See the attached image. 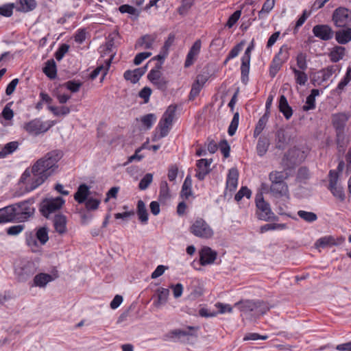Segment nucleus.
I'll list each match as a JSON object with an SVG mask.
<instances>
[{
  "instance_id": "nucleus-61",
  "label": "nucleus",
  "mask_w": 351,
  "mask_h": 351,
  "mask_svg": "<svg viewBox=\"0 0 351 351\" xmlns=\"http://www.w3.org/2000/svg\"><path fill=\"white\" fill-rule=\"evenodd\" d=\"M269 310V308L264 302L256 301V311H255L254 318L259 317L265 314Z\"/></svg>"
},
{
  "instance_id": "nucleus-59",
  "label": "nucleus",
  "mask_w": 351,
  "mask_h": 351,
  "mask_svg": "<svg viewBox=\"0 0 351 351\" xmlns=\"http://www.w3.org/2000/svg\"><path fill=\"white\" fill-rule=\"evenodd\" d=\"M239 113L237 112L234 114L233 118L231 121V123L228 127V133L230 136H233L238 128L239 125Z\"/></svg>"
},
{
  "instance_id": "nucleus-64",
  "label": "nucleus",
  "mask_w": 351,
  "mask_h": 351,
  "mask_svg": "<svg viewBox=\"0 0 351 351\" xmlns=\"http://www.w3.org/2000/svg\"><path fill=\"white\" fill-rule=\"evenodd\" d=\"M155 38L151 35L146 34L141 37V45L146 49H152L153 43H154Z\"/></svg>"
},
{
  "instance_id": "nucleus-33",
  "label": "nucleus",
  "mask_w": 351,
  "mask_h": 351,
  "mask_svg": "<svg viewBox=\"0 0 351 351\" xmlns=\"http://www.w3.org/2000/svg\"><path fill=\"white\" fill-rule=\"evenodd\" d=\"M43 73L50 79H55L57 76V67L53 59L46 62L43 68Z\"/></svg>"
},
{
  "instance_id": "nucleus-2",
  "label": "nucleus",
  "mask_w": 351,
  "mask_h": 351,
  "mask_svg": "<svg viewBox=\"0 0 351 351\" xmlns=\"http://www.w3.org/2000/svg\"><path fill=\"white\" fill-rule=\"evenodd\" d=\"M287 178L288 173L283 171H272L269 173L271 194L276 198H284L288 202L290 194L288 185L285 182Z\"/></svg>"
},
{
  "instance_id": "nucleus-11",
  "label": "nucleus",
  "mask_w": 351,
  "mask_h": 351,
  "mask_svg": "<svg viewBox=\"0 0 351 351\" xmlns=\"http://www.w3.org/2000/svg\"><path fill=\"white\" fill-rule=\"evenodd\" d=\"M332 21L337 27H346L351 23V10L343 7L337 8L333 12Z\"/></svg>"
},
{
  "instance_id": "nucleus-4",
  "label": "nucleus",
  "mask_w": 351,
  "mask_h": 351,
  "mask_svg": "<svg viewBox=\"0 0 351 351\" xmlns=\"http://www.w3.org/2000/svg\"><path fill=\"white\" fill-rule=\"evenodd\" d=\"M176 116V104L170 105L159 120L153 132L152 141L156 142L166 137L173 127V121Z\"/></svg>"
},
{
  "instance_id": "nucleus-20",
  "label": "nucleus",
  "mask_w": 351,
  "mask_h": 351,
  "mask_svg": "<svg viewBox=\"0 0 351 351\" xmlns=\"http://www.w3.org/2000/svg\"><path fill=\"white\" fill-rule=\"evenodd\" d=\"M349 116L346 113H337L332 116V124L336 131H344Z\"/></svg>"
},
{
  "instance_id": "nucleus-27",
  "label": "nucleus",
  "mask_w": 351,
  "mask_h": 351,
  "mask_svg": "<svg viewBox=\"0 0 351 351\" xmlns=\"http://www.w3.org/2000/svg\"><path fill=\"white\" fill-rule=\"evenodd\" d=\"M89 194V186L86 184H82L78 186L74 195V199L79 204H83L88 199Z\"/></svg>"
},
{
  "instance_id": "nucleus-50",
  "label": "nucleus",
  "mask_w": 351,
  "mask_h": 351,
  "mask_svg": "<svg viewBox=\"0 0 351 351\" xmlns=\"http://www.w3.org/2000/svg\"><path fill=\"white\" fill-rule=\"evenodd\" d=\"M335 237L332 236H326L319 239L316 241L317 247H332L334 246Z\"/></svg>"
},
{
  "instance_id": "nucleus-39",
  "label": "nucleus",
  "mask_w": 351,
  "mask_h": 351,
  "mask_svg": "<svg viewBox=\"0 0 351 351\" xmlns=\"http://www.w3.org/2000/svg\"><path fill=\"white\" fill-rule=\"evenodd\" d=\"M296 64L294 65L298 70H307V55L305 53L300 52L295 57Z\"/></svg>"
},
{
  "instance_id": "nucleus-57",
  "label": "nucleus",
  "mask_w": 351,
  "mask_h": 351,
  "mask_svg": "<svg viewBox=\"0 0 351 351\" xmlns=\"http://www.w3.org/2000/svg\"><path fill=\"white\" fill-rule=\"evenodd\" d=\"M69 45L66 43L61 44L54 53V56L58 61H60L68 52Z\"/></svg>"
},
{
  "instance_id": "nucleus-15",
  "label": "nucleus",
  "mask_w": 351,
  "mask_h": 351,
  "mask_svg": "<svg viewBox=\"0 0 351 351\" xmlns=\"http://www.w3.org/2000/svg\"><path fill=\"white\" fill-rule=\"evenodd\" d=\"M199 254L200 265L203 266L213 263L217 256V252L208 246L203 247Z\"/></svg>"
},
{
  "instance_id": "nucleus-38",
  "label": "nucleus",
  "mask_w": 351,
  "mask_h": 351,
  "mask_svg": "<svg viewBox=\"0 0 351 351\" xmlns=\"http://www.w3.org/2000/svg\"><path fill=\"white\" fill-rule=\"evenodd\" d=\"M169 294V290L165 288H159L157 289L156 295L157 300L154 301L156 306H159L165 304Z\"/></svg>"
},
{
  "instance_id": "nucleus-18",
  "label": "nucleus",
  "mask_w": 351,
  "mask_h": 351,
  "mask_svg": "<svg viewBox=\"0 0 351 351\" xmlns=\"http://www.w3.org/2000/svg\"><path fill=\"white\" fill-rule=\"evenodd\" d=\"M15 212L16 210H14L13 204L0 208L1 223L17 221Z\"/></svg>"
},
{
  "instance_id": "nucleus-42",
  "label": "nucleus",
  "mask_w": 351,
  "mask_h": 351,
  "mask_svg": "<svg viewBox=\"0 0 351 351\" xmlns=\"http://www.w3.org/2000/svg\"><path fill=\"white\" fill-rule=\"evenodd\" d=\"M289 49L290 48L287 45H282L278 53L274 56V58L285 64L289 58Z\"/></svg>"
},
{
  "instance_id": "nucleus-53",
  "label": "nucleus",
  "mask_w": 351,
  "mask_h": 351,
  "mask_svg": "<svg viewBox=\"0 0 351 351\" xmlns=\"http://www.w3.org/2000/svg\"><path fill=\"white\" fill-rule=\"evenodd\" d=\"M167 55L168 53L161 49L159 54L152 58L149 60V62H152L153 61H157V62L155 64V67H156L157 69H162V66Z\"/></svg>"
},
{
  "instance_id": "nucleus-1",
  "label": "nucleus",
  "mask_w": 351,
  "mask_h": 351,
  "mask_svg": "<svg viewBox=\"0 0 351 351\" xmlns=\"http://www.w3.org/2000/svg\"><path fill=\"white\" fill-rule=\"evenodd\" d=\"M63 156L60 149L51 150L37 160L31 168H27L19 181V184H25V193L34 191L55 174L58 169V162Z\"/></svg>"
},
{
  "instance_id": "nucleus-58",
  "label": "nucleus",
  "mask_w": 351,
  "mask_h": 351,
  "mask_svg": "<svg viewBox=\"0 0 351 351\" xmlns=\"http://www.w3.org/2000/svg\"><path fill=\"white\" fill-rule=\"evenodd\" d=\"M252 195V191L247 186H242L239 191L236 193L234 199L239 202L243 197H246L250 199Z\"/></svg>"
},
{
  "instance_id": "nucleus-45",
  "label": "nucleus",
  "mask_w": 351,
  "mask_h": 351,
  "mask_svg": "<svg viewBox=\"0 0 351 351\" xmlns=\"http://www.w3.org/2000/svg\"><path fill=\"white\" fill-rule=\"evenodd\" d=\"M338 67L337 65L329 66L322 71L319 73L321 74V79L322 82H326L330 79V77L337 71Z\"/></svg>"
},
{
  "instance_id": "nucleus-51",
  "label": "nucleus",
  "mask_w": 351,
  "mask_h": 351,
  "mask_svg": "<svg viewBox=\"0 0 351 351\" xmlns=\"http://www.w3.org/2000/svg\"><path fill=\"white\" fill-rule=\"evenodd\" d=\"M283 64L284 63L276 60V58L274 57L269 66V75L271 77H274L278 72L281 69Z\"/></svg>"
},
{
  "instance_id": "nucleus-31",
  "label": "nucleus",
  "mask_w": 351,
  "mask_h": 351,
  "mask_svg": "<svg viewBox=\"0 0 351 351\" xmlns=\"http://www.w3.org/2000/svg\"><path fill=\"white\" fill-rule=\"evenodd\" d=\"M66 218L64 215H56L53 219V226L57 232L63 234L66 230Z\"/></svg>"
},
{
  "instance_id": "nucleus-10",
  "label": "nucleus",
  "mask_w": 351,
  "mask_h": 351,
  "mask_svg": "<svg viewBox=\"0 0 351 351\" xmlns=\"http://www.w3.org/2000/svg\"><path fill=\"white\" fill-rule=\"evenodd\" d=\"M254 40L252 39L249 46L245 49L244 54L241 57V82L245 84H246L248 81L251 52L252 50H254Z\"/></svg>"
},
{
  "instance_id": "nucleus-28",
  "label": "nucleus",
  "mask_w": 351,
  "mask_h": 351,
  "mask_svg": "<svg viewBox=\"0 0 351 351\" xmlns=\"http://www.w3.org/2000/svg\"><path fill=\"white\" fill-rule=\"evenodd\" d=\"M335 40L341 45H346L351 41V28L346 27L335 32Z\"/></svg>"
},
{
  "instance_id": "nucleus-12",
  "label": "nucleus",
  "mask_w": 351,
  "mask_h": 351,
  "mask_svg": "<svg viewBox=\"0 0 351 351\" xmlns=\"http://www.w3.org/2000/svg\"><path fill=\"white\" fill-rule=\"evenodd\" d=\"M234 306L241 312L245 317H254L256 311V301L245 300L235 303Z\"/></svg>"
},
{
  "instance_id": "nucleus-29",
  "label": "nucleus",
  "mask_w": 351,
  "mask_h": 351,
  "mask_svg": "<svg viewBox=\"0 0 351 351\" xmlns=\"http://www.w3.org/2000/svg\"><path fill=\"white\" fill-rule=\"evenodd\" d=\"M290 69L294 75L295 83L300 86H304L308 81V75L306 73V70H298V69L291 64Z\"/></svg>"
},
{
  "instance_id": "nucleus-34",
  "label": "nucleus",
  "mask_w": 351,
  "mask_h": 351,
  "mask_svg": "<svg viewBox=\"0 0 351 351\" xmlns=\"http://www.w3.org/2000/svg\"><path fill=\"white\" fill-rule=\"evenodd\" d=\"M269 117V112H265V114L259 119L255 126L253 136L254 138L258 137L263 130L265 129Z\"/></svg>"
},
{
  "instance_id": "nucleus-14",
  "label": "nucleus",
  "mask_w": 351,
  "mask_h": 351,
  "mask_svg": "<svg viewBox=\"0 0 351 351\" xmlns=\"http://www.w3.org/2000/svg\"><path fill=\"white\" fill-rule=\"evenodd\" d=\"M202 48V42L199 39L197 40L190 48L184 62V67L189 68L196 61Z\"/></svg>"
},
{
  "instance_id": "nucleus-47",
  "label": "nucleus",
  "mask_w": 351,
  "mask_h": 351,
  "mask_svg": "<svg viewBox=\"0 0 351 351\" xmlns=\"http://www.w3.org/2000/svg\"><path fill=\"white\" fill-rule=\"evenodd\" d=\"M48 109L56 117L66 116L71 112L70 108L65 106L59 108L53 106H48Z\"/></svg>"
},
{
  "instance_id": "nucleus-40",
  "label": "nucleus",
  "mask_w": 351,
  "mask_h": 351,
  "mask_svg": "<svg viewBox=\"0 0 351 351\" xmlns=\"http://www.w3.org/2000/svg\"><path fill=\"white\" fill-rule=\"evenodd\" d=\"M298 216L306 223H313L317 219V215L313 212L300 210L297 212Z\"/></svg>"
},
{
  "instance_id": "nucleus-13",
  "label": "nucleus",
  "mask_w": 351,
  "mask_h": 351,
  "mask_svg": "<svg viewBox=\"0 0 351 351\" xmlns=\"http://www.w3.org/2000/svg\"><path fill=\"white\" fill-rule=\"evenodd\" d=\"M51 125L45 126V123L38 119H33L25 125V130L29 134L38 135L47 132Z\"/></svg>"
},
{
  "instance_id": "nucleus-43",
  "label": "nucleus",
  "mask_w": 351,
  "mask_h": 351,
  "mask_svg": "<svg viewBox=\"0 0 351 351\" xmlns=\"http://www.w3.org/2000/svg\"><path fill=\"white\" fill-rule=\"evenodd\" d=\"M287 228L286 223H266L260 228V232L264 233L270 230H282Z\"/></svg>"
},
{
  "instance_id": "nucleus-37",
  "label": "nucleus",
  "mask_w": 351,
  "mask_h": 351,
  "mask_svg": "<svg viewBox=\"0 0 351 351\" xmlns=\"http://www.w3.org/2000/svg\"><path fill=\"white\" fill-rule=\"evenodd\" d=\"M157 120V117L154 113L147 114L141 118L142 126L145 130H149Z\"/></svg>"
},
{
  "instance_id": "nucleus-63",
  "label": "nucleus",
  "mask_w": 351,
  "mask_h": 351,
  "mask_svg": "<svg viewBox=\"0 0 351 351\" xmlns=\"http://www.w3.org/2000/svg\"><path fill=\"white\" fill-rule=\"evenodd\" d=\"M160 69H157L154 66V68L149 71L147 75V78L151 82L154 84L158 83V81L160 78Z\"/></svg>"
},
{
  "instance_id": "nucleus-36",
  "label": "nucleus",
  "mask_w": 351,
  "mask_h": 351,
  "mask_svg": "<svg viewBox=\"0 0 351 351\" xmlns=\"http://www.w3.org/2000/svg\"><path fill=\"white\" fill-rule=\"evenodd\" d=\"M106 65H100L96 67L90 74V79L93 80H95L100 73V72L104 71L102 79L107 74V72L110 68L111 64V59H108L105 61Z\"/></svg>"
},
{
  "instance_id": "nucleus-19",
  "label": "nucleus",
  "mask_w": 351,
  "mask_h": 351,
  "mask_svg": "<svg viewBox=\"0 0 351 351\" xmlns=\"http://www.w3.org/2000/svg\"><path fill=\"white\" fill-rule=\"evenodd\" d=\"M54 278L51 274L46 273H39L34 277L33 281L29 283L31 287H37L40 288L45 287L46 285L53 281Z\"/></svg>"
},
{
  "instance_id": "nucleus-22",
  "label": "nucleus",
  "mask_w": 351,
  "mask_h": 351,
  "mask_svg": "<svg viewBox=\"0 0 351 351\" xmlns=\"http://www.w3.org/2000/svg\"><path fill=\"white\" fill-rule=\"evenodd\" d=\"M290 162L294 165L300 163L306 158V154L299 148L293 147L290 149L286 154Z\"/></svg>"
},
{
  "instance_id": "nucleus-30",
  "label": "nucleus",
  "mask_w": 351,
  "mask_h": 351,
  "mask_svg": "<svg viewBox=\"0 0 351 351\" xmlns=\"http://www.w3.org/2000/svg\"><path fill=\"white\" fill-rule=\"evenodd\" d=\"M136 214L138 219L143 224H147L149 219V215L144 202L139 199L137 202Z\"/></svg>"
},
{
  "instance_id": "nucleus-52",
  "label": "nucleus",
  "mask_w": 351,
  "mask_h": 351,
  "mask_svg": "<svg viewBox=\"0 0 351 351\" xmlns=\"http://www.w3.org/2000/svg\"><path fill=\"white\" fill-rule=\"evenodd\" d=\"M14 8H16V5L14 3L3 4L0 6V15L5 17H10L13 14Z\"/></svg>"
},
{
  "instance_id": "nucleus-54",
  "label": "nucleus",
  "mask_w": 351,
  "mask_h": 351,
  "mask_svg": "<svg viewBox=\"0 0 351 351\" xmlns=\"http://www.w3.org/2000/svg\"><path fill=\"white\" fill-rule=\"evenodd\" d=\"M153 180V174L151 173H146L140 180L138 188L140 190L144 191L147 189Z\"/></svg>"
},
{
  "instance_id": "nucleus-35",
  "label": "nucleus",
  "mask_w": 351,
  "mask_h": 351,
  "mask_svg": "<svg viewBox=\"0 0 351 351\" xmlns=\"http://www.w3.org/2000/svg\"><path fill=\"white\" fill-rule=\"evenodd\" d=\"M345 55V48L341 46H335L329 53V57L332 62H337L343 59Z\"/></svg>"
},
{
  "instance_id": "nucleus-24",
  "label": "nucleus",
  "mask_w": 351,
  "mask_h": 351,
  "mask_svg": "<svg viewBox=\"0 0 351 351\" xmlns=\"http://www.w3.org/2000/svg\"><path fill=\"white\" fill-rule=\"evenodd\" d=\"M15 5L16 11L28 12L36 8L37 3L35 0H18Z\"/></svg>"
},
{
  "instance_id": "nucleus-32",
  "label": "nucleus",
  "mask_w": 351,
  "mask_h": 351,
  "mask_svg": "<svg viewBox=\"0 0 351 351\" xmlns=\"http://www.w3.org/2000/svg\"><path fill=\"white\" fill-rule=\"evenodd\" d=\"M192 195V180L190 176H187L182 186L180 197L182 199H187Z\"/></svg>"
},
{
  "instance_id": "nucleus-17",
  "label": "nucleus",
  "mask_w": 351,
  "mask_h": 351,
  "mask_svg": "<svg viewBox=\"0 0 351 351\" xmlns=\"http://www.w3.org/2000/svg\"><path fill=\"white\" fill-rule=\"evenodd\" d=\"M212 161V159L208 160L205 158H202L197 161L195 176L198 180H203L206 175L208 174Z\"/></svg>"
},
{
  "instance_id": "nucleus-44",
  "label": "nucleus",
  "mask_w": 351,
  "mask_h": 351,
  "mask_svg": "<svg viewBox=\"0 0 351 351\" xmlns=\"http://www.w3.org/2000/svg\"><path fill=\"white\" fill-rule=\"evenodd\" d=\"M328 189L330 191L333 196L337 198L339 201L343 202L346 199V195L342 186L337 184L334 186H328Z\"/></svg>"
},
{
  "instance_id": "nucleus-3",
  "label": "nucleus",
  "mask_w": 351,
  "mask_h": 351,
  "mask_svg": "<svg viewBox=\"0 0 351 351\" xmlns=\"http://www.w3.org/2000/svg\"><path fill=\"white\" fill-rule=\"evenodd\" d=\"M49 240V230L45 226L36 227L25 232V242L32 252L40 251L41 246Z\"/></svg>"
},
{
  "instance_id": "nucleus-48",
  "label": "nucleus",
  "mask_w": 351,
  "mask_h": 351,
  "mask_svg": "<svg viewBox=\"0 0 351 351\" xmlns=\"http://www.w3.org/2000/svg\"><path fill=\"white\" fill-rule=\"evenodd\" d=\"M114 48V41L112 38H108V40L106 41V44L103 47L102 52L104 55L110 56L109 59H112L115 52L113 51V49Z\"/></svg>"
},
{
  "instance_id": "nucleus-23",
  "label": "nucleus",
  "mask_w": 351,
  "mask_h": 351,
  "mask_svg": "<svg viewBox=\"0 0 351 351\" xmlns=\"http://www.w3.org/2000/svg\"><path fill=\"white\" fill-rule=\"evenodd\" d=\"M239 171L236 168H231L228 171L226 178V189L230 191H234L238 184Z\"/></svg>"
},
{
  "instance_id": "nucleus-25",
  "label": "nucleus",
  "mask_w": 351,
  "mask_h": 351,
  "mask_svg": "<svg viewBox=\"0 0 351 351\" xmlns=\"http://www.w3.org/2000/svg\"><path fill=\"white\" fill-rule=\"evenodd\" d=\"M171 198V194L166 180H162L160 184L158 200L161 204H166Z\"/></svg>"
},
{
  "instance_id": "nucleus-5",
  "label": "nucleus",
  "mask_w": 351,
  "mask_h": 351,
  "mask_svg": "<svg viewBox=\"0 0 351 351\" xmlns=\"http://www.w3.org/2000/svg\"><path fill=\"white\" fill-rule=\"evenodd\" d=\"M34 202L35 198L30 197L24 201L13 204L14 210H16L17 221L23 222L34 216L35 208L33 206V204Z\"/></svg>"
},
{
  "instance_id": "nucleus-46",
  "label": "nucleus",
  "mask_w": 351,
  "mask_h": 351,
  "mask_svg": "<svg viewBox=\"0 0 351 351\" xmlns=\"http://www.w3.org/2000/svg\"><path fill=\"white\" fill-rule=\"evenodd\" d=\"M269 145V143L267 139L261 137L259 138L256 145V151L259 156H263L266 154Z\"/></svg>"
},
{
  "instance_id": "nucleus-16",
  "label": "nucleus",
  "mask_w": 351,
  "mask_h": 351,
  "mask_svg": "<svg viewBox=\"0 0 351 351\" xmlns=\"http://www.w3.org/2000/svg\"><path fill=\"white\" fill-rule=\"evenodd\" d=\"M312 31L315 36L322 40H330L334 34L332 28L327 25H315Z\"/></svg>"
},
{
  "instance_id": "nucleus-7",
  "label": "nucleus",
  "mask_w": 351,
  "mask_h": 351,
  "mask_svg": "<svg viewBox=\"0 0 351 351\" xmlns=\"http://www.w3.org/2000/svg\"><path fill=\"white\" fill-rule=\"evenodd\" d=\"M191 232L197 237L202 239H210L214 231L210 226L203 219L198 218L190 227Z\"/></svg>"
},
{
  "instance_id": "nucleus-62",
  "label": "nucleus",
  "mask_w": 351,
  "mask_h": 351,
  "mask_svg": "<svg viewBox=\"0 0 351 351\" xmlns=\"http://www.w3.org/2000/svg\"><path fill=\"white\" fill-rule=\"evenodd\" d=\"M84 203L88 211L95 210L98 208L100 204V200L90 197L88 198Z\"/></svg>"
},
{
  "instance_id": "nucleus-26",
  "label": "nucleus",
  "mask_w": 351,
  "mask_h": 351,
  "mask_svg": "<svg viewBox=\"0 0 351 351\" xmlns=\"http://www.w3.org/2000/svg\"><path fill=\"white\" fill-rule=\"evenodd\" d=\"M278 108L287 120H289L292 117L293 110L289 106L286 97L283 95L280 97Z\"/></svg>"
},
{
  "instance_id": "nucleus-8",
  "label": "nucleus",
  "mask_w": 351,
  "mask_h": 351,
  "mask_svg": "<svg viewBox=\"0 0 351 351\" xmlns=\"http://www.w3.org/2000/svg\"><path fill=\"white\" fill-rule=\"evenodd\" d=\"M37 269L38 267L33 261H23L15 269L16 278L20 282H25L36 274Z\"/></svg>"
},
{
  "instance_id": "nucleus-41",
  "label": "nucleus",
  "mask_w": 351,
  "mask_h": 351,
  "mask_svg": "<svg viewBox=\"0 0 351 351\" xmlns=\"http://www.w3.org/2000/svg\"><path fill=\"white\" fill-rule=\"evenodd\" d=\"M336 143L339 151L344 150L348 141L346 138L345 131H336Z\"/></svg>"
},
{
  "instance_id": "nucleus-21",
  "label": "nucleus",
  "mask_w": 351,
  "mask_h": 351,
  "mask_svg": "<svg viewBox=\"0 0 351 351\" xmlns=\"http://www.w3.org/2000/svg\"><path fill=\"white\" fill-rule=\"evenodd\" d=\"M147 69V66L137 68L134 70H127L124 72L123 77L125 80L130 81L133 84L138 82L141 76H143Z\"/></svg>"
},
{
  "instance_id": "nucleus-9",
  "label": "nucleus",
  "mask_w": 351,
  "mask_h": 351,
  "mask_svg": "<svg viewBox=\"0 0 351 351\" xmlns=\"http://www.w3.org/2000/svg\"><path fill=\"white\" fill-rule=\"evenodd\" d=\"M255 202L257 208V217L259 219L265 221L270 220L274 215V213L271 211L269 204L265 201L261 193L256 194Z\"/></svg>"
},
{
  "instance_id": "nucleus-6",
  "label": "nucleus",
  "mask_w": 351,
  "mask_h": 351,
  "mask_svg": "<svg viewBox=\"0 0 351 351\" xmlns=\"http://www.w3.org/2000/svg\"><path fill=\"white\" fill-rule=\"evenodd\" d=\"M64 204V200L61 197L56 198H45L40 204L39 211L45 218H49L50 214L59 210Z\"/></svg>"
},
{
  "instance_id": "nucleus-55",
  "label": "nucleus",
  "mask_w": 351,
  "mask_h": 351,
  "mask_svg": "<svg viewBox=\"0 0 351 351\" xmlns=\"http://www.w3.org/2000/svg\"><path fill=\"white\" fill-rule=\"evenodd\" d=\"M88 34V32L86 28H80L78 29L74 35V40L77 44H82L86 38V36Z\"/></svg>"
},
{
  "instance_id": "nucleus-60",
  "label": "nucleus",
  "mask_w": 351,
  "mask_h": 351,
  "mask_svg": "<svg viewBox=\"0 0 351 351\" xmlns=\"http://www.w3.org/2000/svg\"><path fill=\"white\" fill-rule=\"evenodd\" d=\"M82 84L80 81L69 80L64 83V86L72 93H77L80 90Z\"/></svg>"
},
{
  "instance_id": "nucleus-56",
  "label": "nucleus",
  "mask_w": 351,
  "mask_h": 351,
  "mask_svg": "<svg viewBox=\"0 0 351 351\" xmlns=\"http://www.w3.org/2000/svg\"><path fill=\"white\" fill-rule=\"evenodd\" d=\"M275 0H266L258 12V17L262 18L264 14H268L274 7Z\"/></svg>"
},
{
  "instance_id": "nucleus-49",
  "label": "nucleus",
  "mask_w": 351,
  "mask_h": 351,
  "mask_svg": "<svg viewBox=\"0 0 351 351\" xmlns=\"http://www.w3.org/2000/svg\"><path fill=\"white\" fill-rule=\"evenodd\" d=\"M119 10L121 13H128L134 16V19H137L140 14V11L138 10L128 4H123L119 6Z\"/></svg>"
}]
</instances>
